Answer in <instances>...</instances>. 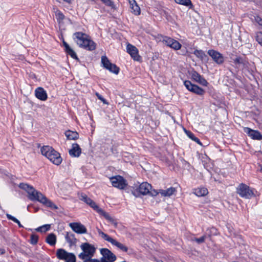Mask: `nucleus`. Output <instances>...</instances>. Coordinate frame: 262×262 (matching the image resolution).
<instances>
[{"label": "nucleus", "mask_w": 262, "mask_h": 262, "mask_svg": "<svg viewBox=\"0 0 262 262\" xmlns=\"http://www.w3.org/2000/svg\"><path fill=\"white\" fill-rule=\"evenodd\" d=\"M19 187L26 191L32 201H37L47 207L53 209H57L58 207L51 200L39 191L36 190L32 186L25 183H20Z\"/></svg>", "instance_id": "f257e3e1"}, {"label": "nucleus", "mask_w": 262, "mask_h": 262, "mask_svg": "<svg viewBox=\"0 0 262 262\" xmlns=\"http://www.w3.org/2000/svg\"><path fill=\"white\" fill-rule=\"evenodd\" d=\"M73 39L80 48L87 50L93 51L96 49L95 43L90 36L82 32H76L73 34Z\"/></svg>", "instance_id": "f03ea898"}, {"label": "nucleus", "mask_w": 262, "mask_h": 262, "mask_svg": "<svg viewBox=\"0 0 262 262\" xmlns=\"http://www.w3.org/2000/svg\"><path fill=\"white\" fill-rule=\"evenodd\" d=\"M41 153L56 165H59L62 162V158L59 153L50 146H43L41 148Z\"/></svg>", "instance_id": "7ed1b4c3"}, {"label": "nucleus", "mask_w": 262, "mask_h": 262, "mask_svg": "<svg viewBox=\"0 0 262 262\" xmlns=\"http://www.w3.org/2000/svg\"><path fill=\"white\" fill-rule=\"evenodd\" d=\"M82 252L79 254L78 257L81 260L92 258L96 252V248L88 243H82L80 245Z\"/></svg>", "instance_id": "20e7f679"}, {"label": "nucleus", "mask_w": 262, "mask_h": 262, "mask_svg": "<svg viewBox=\"0 0 262 262\" xmlns=\"http://www.w3.org/2000/svg\"><path fill=\"white\" fill-rule=\"evenodd\" d=\"M97 231L99 235L101 236V237L104 240L107 241L108 242L111 243L113 245L116 246L118 249L121 250L123 252H127L128 250V248L122 244V243L117 241L116 239L110 237L106 233L103 232L99 229H97Z\"/></svg>", "instance_id": "39448f33"}, {"label": "nucleus", "mask_w": 262, "mask_h": 262, "mask_svg": "<svg viewBox=\"0 0 262 262\" xmlns=\"http://www.w3.org/2000/svg\"><path fill=\"white\" fill-rule=\"evenodd\" d=\"M151 189V185L147 182L141 183L137 188L138 191L143 195L149 194L151 196H156L158 194L157 190Z\"/></svg>", "instance_id": "423d86ee"}, {"label": "nucleus", "mask_w": 262, "mask_h": 262, "mask_svg": "<svg viewBox=\"0 0 262 262\" xmlns=\"http://www.w3.org/2000/svg\"><path fill=\"white\" fill-rule=\"evenodd\" d=\"M100 253L102 255L100 259L101 262H114L116 260V255L108 249H101Z\"/></svg>", "instance_id": "0eeeda50"}, {"label": "nucleus", "mask_w": 262, "mask_h": 262, "mask_svg": "<svg viewBox=\"0 0 262 262\" xmlns=\"http://www.w3.org/2000/svg\"><path fill=\"white\" fill-rule=\"evenodd\" d=\"M112 185L120 189H123L127 185L126 181L120 176H116L110 178Z\"/></svg>", "instance_id": "6e6552de"}, {"label": "nucleus", "mask_w": 262, "mask_h": 262, "mask_svg": "<svg viewBox=\"0 0 262 262\" xmlns=\"http://www.w3.org/2000/svg\"><path fill=\"white\" fill-rule=\"evenodd\" d=\"M101 63L104 68L115 74H118L119 72V68L115 64L111 63L107 57L103 56L101 57Z\"/></svg>", "instance_id": "1a4fd4ad"}, {"label": "nucleus", "mask_w": 262, "mask_h": 262, "mask_svg": "<svg viewBox=\"0 0 262 262\" xmlns=\"http://www.w3.org/2000/svg\"><path fill=\"white\" fill-rule=\"evenodd\" d=\"M237 192L243 198L246 199L251 198L254 193L252 190H251L249 186L241 184L237 189Z\"/></svg>", "instance_id": "9d476101"}, {"label": "nucleus", "mask_w": 262, "mask_h": 262, "mask_svg": "<svg viewBox=\"0 0 262 262\" xmlns=\"http://www.w3.org/2000/svg\"><path fill=\"white\" fill-rule=\"evenodd\" d=\"M184 84L188 90L199 95H203L205 91L199 86L192 84L190 81L186 80Z\"/></svg>", "instance_id": "9b49d317"}, {"label": "nucleus", "mask_w": 262, "mask_h": 262, "mask_svg": "<svg viewBox=\"0 0 262 262\" xmlns=\"http://www.w3.org/2000/svg\"><path fill=\"white\" fill-rule=\"evenodd\" d=\"M69 226L73 231L77 234H85L87 233L85 227L80 223L74 222L69 224Z\"/></svg>", "instance_id": "f8f14e48"}, {"label": "nucleus", "mask_w": 262, "mask_h": 262, "mask_svg": "<svg viewBox=\"0 0 262 262\" xmlns=\"http://www.w3.org/2000/svg\"><path fill=\"white\" fill-rule=\"evenodd\" d=\"M79 199L89 205L91 207L94 209L97 212L100 209L98 206L91 198H89L85 194L81 193L79 195Z\"/></svg>", "instance_id": "ddd939ff"}, {"label": "nucleus", "mask_w": 262, "mask_h": 262, "mask_svg": "<svg viewBox=\"0 0 262 262\" xmlns=\"http://www.w3.org/2000/svg\"><path fill=\"white\" fill-rule=\"evenodd\" d=\"M208 54L217 64H220L224 62V57L219 52L213 50H210L208 51Z\"/></svg>", "instance_id": "4468645a"}, {"label": "nucleus", "mask_w": 262, "mask_h": 262, "mask_svg": "<svg viewBox=\"0 0 262 262\" xmlns=\"http://www.w3.org/2000/svg\"><path fill=\"white\" fill-rule=\"evenodd\" d=\"M244 132L253 140H262V135L256 130H253L249 127H245Z\"/></svg>", "instance_id": "2eb2a0df"}, {"label": "nucleus", "mask_w": 262, "mask_h": 262, "mask_svg": "<svg viewBox=\"0 0 262 262\" xmlns=\"http://www.w3.org/2000/svg\"><path fill=\"white\" fill-rule=\"evenodd\" d=\"M126 50L127 52L135 60L139 61L140 60V56L138 54V50L135 46L128 44L126 47Z\"/></svg>", "instance_id": "dca6fc26"}, {"label": "nucleus", "mask_w": 262, "mask_h": 262, "mask_svg": "<svg viewBox=\"0 0 262 262\" xmlns=\"http://www.w3.org/2000/svg\"><path fill=\"white\" fill-rule=\"evenodd\" d=\"M192 78L196 82L199 83L203 86H207L208 82L198 72L194 71L191 75Z\"/></svg>", "instance_id": "f3484780"}, {"label": "nucleus", "mask_w": 262, "mask_h": 262, "mask_svg": "<svg viewBox=\"0 0 262 262\" xmlns=\"http://www.w3.org/2000/svg\"><path fill=\"white\" fill-rule=\"evenodd\" d=\"M35 96L38 99L45 101L47 99V94L45 90L41 87L37 88L35 91Z\"/></svg>", "instance_id": "a211bd4d"}, {"label": "nucleus", "mask_w": 262, "mask_h": 262, "mask_svg": "<svg viewBox=\"0 0 262 262\" xmlns=\"http://www.w3.org/2000/svg\"><path fill=\"white\" fill-rule=\"evenodd\" d=\"M81 153V149L77 143L73 144L72 148L69 150V154L74 157H78Z\"/></svg>", "instance_id": "6ab92c4d"}, {"label": "nucleus", "mask_w": 262, "mask_h": 262, "mask_svg": "<svg viewBox=\"0 0 262 262\" xmlns=\"http://www.w3.org/2000/svg\"><path fill=\"white\" fill-rule=\"evenodd\" d=\"M176 192V189L174 187H170L166 190L160 189L158 191V194L160 193L162 196L169 197Z\"/></svg>", "instance_id": "aec40b11"}, {"label": "nucleus", "mask_w": 262, "mask_h": 262, "mask_svg": "<svg viewBox=\"0 0 262 262\" xmlns=\"http://www.w3.org/2000/svg\"><path fill=\"white\" fill-rule=\"evenodd\" d=\"M97 212L99 213L100 214L102 215L107 220H108L110 222H111L112 224H113L115 227H117V223L112 217H111L109 215V214L108 213L105 212L104 210H103L101 208H100L98 210Z\"/></svg>", "instance_id": "412c9836"}, {"label": "nucleus", "mask_w": 262, "mask_h": 262, "mask_svg": "<svg viewBox=\"0 0 262 262\" xmlns=\"http://www.w3.org/2000/svg\"><path fill=\"white\" fill-rule=\"evenodd\" d=\"M131 12L135 15H139L140 13V7L135 0H129Z\"/></svg>", "instance_id": "4be33fe9"}, {"label": "nucleus", "mask_w": 262, "mask_h": 262, "mask_svg": "<svg viewBox=\"0 0 262 262\" xmlns=\"http://www.w3.org/2000/svg\"><path fill=\"white\" fill-rule=\"evenodd\" d=\"M70 253L67 252L64 249H59L57 250L56 255L58 259L66 261Z\"/></svg>", "instance_id": "5701e85b"}, {"label": "nucleus", "mask_w": 262, "mask_h": 262, "mask_svg": "<svg viewBox=\"0 0 262 262\" xmlns=\"http://www.w3.org/2000/svg\"><path fill=\"white\" fill-rule=\"evenodd\" d=\"M65 238L67 242L71 246L75 244L76 243L77 239L75 237V235L72 233L67 232Z\"/></svg>", "instance_id": "b1692460"}, {"label": "nucleus", "mask_w": 262, "mask_h": 262, "mask_svg": "<svg viewBox=\"0 0 262 262\" xmlns=\"http://www.w3.org/2000/svg\"><path fill=\"white\" fill-rule=\"evenodd\" d=\"M65 135L69 140H76L79 138V135L76 132L67 130L65 132Z\"/></svg>", "instance_id": "393cba45"}, {"label": "nucleus", "mask_w": 262, "mask_h": 262, "mask_svg": "<svg viewBox=\"0 0 262 262\" xmlns=\"http://www.w3.org/2000/svg\"><path fill=\"white\" fill-rule=\"evenodd\" d=\"M194 193L198 196H205L208 193V190L204 187H200L194 190Z\"/></svg>", "instance_id": "a878e982"}, {"label": "nucleus", "mask_w": 262, "mask_h": 262, "mask_svg": "<svg viewBox=\"0 0 262 262\" xmlns=\"http://www.w3.org/2000/svg\"><path fill=\"white\" fill-rule=\"evenodd\" d=\"M46 241L51 246H54L56 242V236L54 233H50L47 236Z\"/></svg>", "instance_id": "bb28decb"}, {"label": "nucleus", "mask_w": 262, "mask_h": 262, "mask_svg": "<svg viewBox=\"0 0 262 262\" xmlns=\"http://www.w3.org/2000/svg\"><path fill=\"white\" fill-rule=\"evenodd\" d=\"M185 132L187 136L189 137V138L196 142L199 145H202V143L200 142V140L198 138L195 137L192 133L186 129H185Z\"/></svg>", "instance_id": "cd10ccee"}, {"label": "nucleus", "mask_w": 262, "mask_h": 262, "mask_svg": "<svg viewBox=\"0 0 262 262\" xmlns=\"http://www.w3.org/2000/svg\"><path fill=\"white\" fill-rule=\"evenodd\" d=\"M193 54L198 58H200L201 59L203 60L205 57H206V55L204 53V52L202 50H195Z\"/></svg>", "instance_id": "c85d7f7f"}, {"label": "nucleus", "mask_w": 262, "mask_h": 262, "mask_svg": "<svg viewBox=\"0 0 262 262\" xmlns=\"http://www.w3.org/2000/svg\"><path fill=\"white\" fill-rule=\"evenodd\" d=\"M50 229V225L46 224L36 229L37 232H45Z\"/></svg>", "instance_id": "c756f323"}, {"label": "nucleus", "mask_w": 262, "mask_h": 262, "mask_svg": "<svg viewBox=\"0 0 262 262\" xmlns=\"http://www.w3.org/2000/svg\"><path fill=\"white\" fill-rule=\"evenodd\" d=\"M6 216L8 220H11V221H13L14 222L16 223V224H17L19 227H20V228L23 227V225L21 224L20 222L15 217L13 216L12 215H11L9 214H7Z\"/></svg>", "instance_id": "7c9ffc66"}, {"label": "nucleus", "mask_w": 262, "mask_h": 262, "mask_svg": "<svg viewBox=\"0 0 262 262\" xmlns=\"http://www.w3.org/2000/svg\"><path fill=\"white\" fill-rule=\"evenodd\" d=\"M66 53L69 55L72 58L75 59H78L76 53L75 51L70 47L67 50H66Z\"/></svg>", "instance_id": "2f4dec72"}, {"label": "nucleus", "mask_w": 262, "mask_h": 262, "mask_svg": "<svg viewBox=\"0 0 262 262\" xmlns=\"http://www.w3.org/2000/svg\"><path fill=\"white\" fill-rule=\"evenodd\" d=\"M174 1L179 4H181L186 6H192L190 0H174Z\"/></svg>", "instance_id": "473e14b6"}, {"label": "nucleus", "mask_w": 262, "mask_h": 262, "mask_svg": "<svg viewBox=\"0 0 262 262\" xmlns=\"http://www.w3.org/2000/svg\"><path fill=\"white\" fill-rule=\"evenodd\" d=\"M181 47V45L178 41L173 39V43L171 48L177 50L180 49Z\"/></svg>", "instance_id": "72a5a7b5"}, {"label": "nucleus", "mask_w": 262, "mask_h": 262, "mask_svg": "<svg viewBox=\"0 0 262 262\" xmlns=\"http://www.w3.org/2000/svg\"><path fill=\"white\" fill-rule=\"evenodd\" d=\"M207 237L206 235H204L200 238H194L192 239L193 241H195L198 244H201L205 242V239Z\"/></svg>", "instance_id": "f704fd0d"}, {"label": "nucleus", "mask_w": 262, "mask_h": 262, "mask_svg": "<svg viewBox=\"0 0 262 262\" xmlns=\"http://www.w3.org/2000/svg\"><path fill=\"white\" fill-rule=\"evenodd\" d=\"M66 262H76V256L75 255L70 253L69 256L68 257Z\"/></svg>", "instance_id": "c9c22d12"}, {"label": "nucleus", "mask_w": 262, "mask_h": 262, "mask_svg": "<svg viewBox=\"0 0 262 262\" xmlns=\"http://www.w3.org/2000/svg\"><path fill=\"white\" fill-rule=\"evenodd\" d=\"M173 39L172 38H169V37H165V38L163 39V41L165 42V44L171 48L172 44L173 43Z\"/></svg>", "instance_id": "e433bc0d"}, {"label": "nucleus", "mask_w": 262, "mask_h": 262, "mask_svg": "<svg viewBox=\"0 0 262 262\" xmlns=\"http://www.w3.org/2000/svg\"><path fill=\"white\" fill-rule=\"evenodd\" d=\"M55 15L58 20H63L64 18V15L61 11L59 10L56 11Z\"/></svg>", "instance_id": "4c0bfd02"}, {"label": "nucleus", "mask_w": 262, "mask_h": 262, "mask_svg": "<svg viewBox=\"0 0 262 262\" xmlns=\"http://www.w3.org/2000/svg\"><path fill=\"white\" fill-rule=\"evenodd\" d=\"M38 236L35 234H32L30 238V242L32 244L35 245L37 243Z\"/></svg>", "instance_id": "58836bf2"}, {"label": "nucleus", "mask_w": 262, "mask_h": 262, "mask_svg": "<svg viewBox=\"0 0 262 262\" xmlns=\"http://www.w3.org/2000/svg\"><path fill=\"white\" fill-rule=\"evenodd\" d=\"M256 39L257 42L262 46V32H258L256 33Z\"/></svg>", "instance_id": "ea45409f"}, {"label": "nucleus", "mask_w": 262, "mask_h": 262, "mask_svg": "<svg viewBox=\"0 0 262 262\" xmlns=\"http://www.w3.org/2000/svg\"><path fill=\"white\" fill-rule=\"evenodd\" d=\"M102 2L106 6L111 7V8H114V4L111 0H102Z\"/></svg>", "instance_id": "a19ab883"}, {"label": "nucleus", "mask_w": 262, "mask_h": 262, "mask_svg": "<svg viewBox=\"0 0 262 262\" xmlns=\"http://www.w3.org/2000/svg\"><path fill=\"white\" fill-rule=\"evenodd\" d=\"M209 231V233H208V236L210 237L211 235H216L217 234L216 229L215 228H211L209 230H208L207 231ZM207 234V233H206Z\"/></svg>", "instance_id": "79ce46f5"}, {"label": "nucleus", "mask_w": 262, "mask_h": 262, "mask_svg": "<svg viewBox=\"0 0 262 262\" xmlns=\"http://www.w3.org/2000/svg\"><path fill=\"white\" fill-rule=\"evenodd\" d=\"M83 262H101L100 259L92 258V257L88 258L83 259Z\"/></svg>", "instance_id": "37998d69"}, {"label": "nucleus", "mask_w": 262, "mask_h": 262, "mask_svg": "<svg viewBox=\"0 0 262 262\" xmlns=\"http://www.w3.org/2000/svg\"><path fill=\"white\" fill-rule=\"evenodd\" d=\"M234 61L235 63L241 64L243 63V58L239 57H236L234 60Z\"/></svg>", "instance_id": "c03bdc74"}, {"label": "nucleus", "mask_w": 262, "mask_h": 262, "mask_svg": "<svg viewBox=\"0 0 262 262\" xmlns=\"http://www.w3.org/2000/svg\"><path fill=\"white\" fill-rule=\"evenodd\" d=\"M63 44L65 48V51L70 48L69 45L66 41H63Z\"/></svg>", "instance_id": "a18cd8bd"}, {"label": "nucleus", "mask_w": 262, "mask_h": 262, "mask_svg": "<svg viewBox=\"0 0 262 262\" xmlns=\"http://www.w3.org/2000/svg\"><path fill=\"white\" fill-rule=\"evenodd\" d=\"M256 21L258 23L259 25H262V19H261L260 17H257L256 18Z\"/></svg>", "instance_id": "49530a36"}, {"label": "nucleus", "mask_w": 262, "mask_h": 262, "mask_svg": "<svg viewBox=\"0 0 262 262\" xmlns=\"http://www.w3.org/2000/svg\"><path fill=\"white\" fill-rule=\"evenodd\" d=\"M95 95H96V96L97 97V98L100 100H102L103 97L100 95L98 93L96 92Z\"/></svg>", "instance_id": "de8ad7c7"}, {"label": "nucleus", "mask_w": 262, "mask_h": 262, "mask_svg": "<svg viewBox=\"0 0 262 262\" xmlns=\"http://www.w3.org/2000/svg\"><path fill=\"white\" fill-rule=\"evenodd\" d=\"M5 253V250L4 249H0V254H3Z\"/></svg>", "instance_id": "09e8293b"}, {"label": "nucleus", "mask_w": 262, "mask_h": 262, "mask_svg": "<svg viewBox=\"0 0 262 262\" xmlns=\"http://www.w3.org/2000/svg\"><path fill=\"white\" fill-rule=\"evenodd\" d=\"M101 101L102 102H103V103L104 104H107V103L106 102V100L105 99L103 98V97L102 98V100H101Z\"/></svg>", "instance_id": "8fccbe9b"}, {"label": "nucleus", "mask_w": 262, "mask_h": 262, "mask_svg": "<svg viewBox=\"0 0 262 262\" xmlns=\"http://www.w3.org/2000/svg\"><path fill=\"white\" fill-rule=\"evenodd\" d=\"M63 1L69 3V4H70L71 3V1L72 0H63Z\"/></svg>", "instance_id": "3c124183"}, {"label": "nucleus", "mask_w": 262, "mask_h": 262, "mask_svg": "<svg viewBox=\"0 0 262 262\" xmlns=\"http://www.w3.org/2000/svg\"><path fill=\"white\" fill-rule=\"evenodd\" d=\"M260 171H261V172H262V167H261V168H260Z\"/></svg>", "instance_id": "603ef678"}, {"label": "nucleus", "mask_w": 262, "mask_h": 262, "mask_svg": "<svg viewBox=\"0 0 262 262\" xmlns=\"http://www.w3.org/2000/svg\"><path fill=\"white\" fill-rule=\"evenodd\" d=\"M101 1H102V0H101Z\"/></svg>", "instance_id": "864d4df0"}]
</instances>
